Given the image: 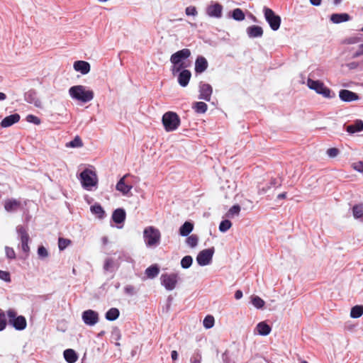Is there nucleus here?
Listing matches in <instances>:
<instances>
[{
    "instance_id": "63",
    "label": "nucleus",
    "mask_w": 363,
    "mask_h": 363,
    "mask_svg": "<svg viewBox=\"0 0 363 363\" xmlns=\"http://www.w3.org/2000/svg\"><path fill=\"white\" fill-rule=\"evenodd\" d=\"M171 357L173 361H176L178 359V353L176 350H172L171 352Z\"/></svg>"
},
{
    "instance_id": "13",
    "label": "nucleus",
    "mask_w": 363,
    "mask_h": 363,
    "mask_svg": "<svg viewBox=\"0 0 363 363\" xmlns=\"http://www.w3.org/2000/svg\"><path fill=\"white\" fill-rule=\"evenodd\" d=\"M199 99L210 101L213 93V87L211 84L200 82L199 84Z\"/></svg>"
},
{
    "instance_id": "26",
    "label": "nucleus",
    "mask_w": 363,
    "mask_h": 363,
    "mask_svg": "<svg viewBox=\"0 0 363 363\" xmlns=\"http://www.w3.org/2000/svg\"><path fill=\"white\" fill-rule=\"evenodd\" d=\"M63 356L67 363H75L78 359V354L73 349L65 350Z\"/></svg>"
},
{
    "instance_id": "61",
    "label": "nucleus",
    "mask_w": 363,
    "mask_h": 363,
    "mask_svg": "<svg viewBox=\"0 0 363 363\" xmlns=\"http://www.w3.org/2000/svg\"><path fill=\"white\" fill-rule=\"evenodd\" d=\"M359 38L357 37H352L348 39H347V43L348 44H354L357 43L359 41Z\"/></svg>"
},
{
    "instance_id": "35",
    "label": "nucleus",
    "mask_w": 363,
    "mask_h": 363,
    "mask_svg": "<svg viewBox=\"0 0 363 363\" xmlns=\"http://www.w3.org/2000/svg\"><path fill=\"white\" fill-rule=\"evenodd\" d=\"M363 314V306L357 305L351 308L350 316L352 318H358Z\"/></svg>"
},
{
    "instance_id": "3",
    "label": "nucleus",
    "mask_w": 363,
    "mask_h": 363,
    "mask_svg": "<svg viewBox=\"0 0 363 363\" xmlns=\"http://www.w3.org/2000/svg\"><path fill=\"white\" fill-rule=\"evenodd\" d=\"M79 180L82 187L86 190H91L98 184V177L96 172L90 169H85L79 174Z\"/></svg>"
},
{
    "instance_id": "38",
    "label": "nucleus",
    "mask_w": 363,
    "mask_h": 363,
    "mask_svg": "<svg viewBox=\"0 0 363 363\" xmlns=\"http://www.w3.org/2000/svg\"><path fill=\"white\" fill-rule=\"evenodd\" d=\"M352 214L355 218H360L363 216V204H356L352 207Z\"/></svg>"
},
{
    "instance_id": "47",
    "label": "nucleus",
    "mask_w": 363,
    "mask_h": 363,
    "mask_svg": "<svg viewBox=\"0 0 363 363\" xmlns=\"http://www.w3.org/2000/svg\"><path fill=\"white\" fill-rule=\"evenodd\" d=\"M203 324L206 329L211 328L214 325V318L212 315H207L205 317Z\"/></svg>"
},
{
    "instance_id": "54",
    "label": "nucleus",
    "mask_w": 363,
    "mask_h": 363,
    "mask_svg": "<svg viewBox=\"0 0 363 363\" xmlns=\"http://www.w3.org/2000/svg\"><path fill=\"white\" fill-rule=\"evenodd\" d=\"M113 260L111 258H107L105 259L104 264V269L105 271H111V268L113 266Z\"/></svg>"
},
{
    "instance_id": "39",
    "label": "nucleus",
    "mask_w": 363,
    "mask_h": 363,
    "mask_svg": "<svg viewBox=\"0 0 363 363\" xmlns=\"http://www.w3.org/2000/svg\"><path fill=\"white\" fill-rule=\"evenodd\" d=\"M241 208L238 204L233 205L227 212L226 216L228 218H233L240 214Z\"/></svg>"
},
{
    "instance_id": "34",
    "label": "nucleus",
    "mask_w": 363,
    "mask_h": 363,
    "mask_svg": "<svg viewBox=\"0 0 363 363\" xmlns=\"http://www.w3.org/2000/svg\"><path fill=\"white\" fill-rule=\"evenodd\" d=\"M16 233L20 240L30 239L28 233V228L26 226L19 225L16 227Z\"/></svg>"
},
{
    "instance_id": "25",
    "label": "nucleus",
    "mask_w": 363,
    "mask_h": 363,
    "mask_svg": "<svg viewBox=\"0 0 363 363\" xmlns=\"http://www.w3.org/2000/svg\"><path fill=\"white\" fill-rule=\"evenodd\" d=\"M125 177L126 175L120 179L116 186V190L121 192L124 195L128 194L132 189V186L128 185L125 183Z\"/></svg>"
},
{
    "instance_id": "7",
    "label": "nucleus",
    "mask_w": 363,
    "mask_h": 363,
    "mask_svg": "<svg viewBox=\"0 0 363 363\" xmlns=\"http://www.w3.org/2000/svg\"><path fill=\"white\" fill-rule=\"evenodd\" d=\"M264 16L266 21L269 23L272 30H277L281 25V17L276 14L275 12L267 7L263 8Z\"/></svg>"
},
{
    "instance_id": "31",
    "label": "nucleus",
    "mask_w": 363,
    "mask_h": 363,
    "mask_svg": "<svg viewBox=\"0 0 363 363\" xmlns=\"http://www.w3.org/2000/svg\"><path fill=\"white\" fill-rule=\"evenodd\" d=\"M160 273V267L157 264H152L145 269V274L149 279H154Z\"/></svg>"
},
{
    "instance_id": "21",
    "label": "nucleus",
    "mask_w": 363,
    "mask_h": 363,
    "mask_svg": "<svg viewBox=\"0 0 363 363\" xmlns=\"http://www.w3.org/2000/svg\"><path fill=\"white\" fill-rule=\"evenodd\" d=\"M246 32L250 38H260L263 35V29L259 26H250L247 28Z\"/></svg>"
},
{
    "instance_id": "1",
    "label": "nucleus",
    "mask_w": 363,
    "mask_h": 363,
    "mask_svg": "<svg viewBox=\"0 0 363 363\" xmlns=\"http://www.w3.org/2000/svg\"><path fill=\"white\" fill-rule=\"evenodd\" d=\"M69 94L72 99L82 103L91 101L94 96V93L91 89H87L85 86L75 85L69 89Z\"/></svg>"
},
{
    "instance_id": "36",
    "label": "nucleus",
    "mask_w": 363,
    "mask_h": 363,
    "mask_svg": "<svg viewBox=\"0 0 363 363\" xmlns=\"http://www.w3.org/2000/svg\"><path fill=\"white\" fill-rule=\"evenodd\" d=\"M231 17L238 21H240L245 19V15L242 9L237 8L232 11Z\"/></svg>"
},
{
    "instance_id": "46",
    "label": "nucleus",
    "mask_w": 363,
    "mask_h": 363,
    "mask_svg": "<svg viewBox=\"0 0 363 363\" xmlns=\"http://www.w3.org/2000/svg\"><path fill=\"white\" fill-rule=\"evenodd\" d=\"M232 225V223L229 220H223L220 223L219 230L222 233H225L228 230Z\"/></svg>"
},
{
    "instance_id": "32",
    "label": "nucleus",
    "mask_w": 363,
    "mask_h": 363,
    "mask_svg": "<svg viewBox=\"0 0 363 363\" xmlns=\"http://www.w3.org/2000/svg\"><path fill=\"white\" fill-rule=\"evenodd\" d=\"M120 315V311L116 308H111L106 311L105 313V318L107 320L114 321L116 320Z\"/></svg>"
},
{
    "instance_id": "10",
    "label": "nucleus",
    "mask_w": 363,
    "mask_h": 363,
    "mask_svg": "<svg viewBox=\"0 0 363 363\" xmlns=\"http://www.w3.org/2000/svg\"><path fill=\"white\" fill-rule=\"evenodd\" d=\"M191 56V51L188 48L180 50L170 57V62L172 65L186 64L185 60Z\"/></svg>"
},
{
    "instance_id": "27",
    "label": "nucleus",
    "mask_w": 363,
    "mask_h": 363,
    "mask_svg": "<svg viewBox=\"0 0 363 363\" xmlns=\"http://www.w3.org/2000/svg\"><path fill=\"white\" fill-rule=\"evenodd\" d=\"M363 130V121L362 120H357L354 123L349 125L346 128L347 132L353 134L360 132Z\"/></svg>"
},
{
    "instance_id": "37",
    "label": "nucleus",
    "mask_w": 363,
    "mask_h": 363,
    "mask_svg": "<svg viewBox=\"0 0 363 363\" xmlns=\"http://www.w3.org/2000/svg\"><path fill=\"white\" fill-rule=\"evenodd\" d=\"M66 146L67 147H81L83 146V142L81 139V138L79 135H77L74 137V138L67 143Z\"/></svg>"
},
{
    "instance_id": "18",
    "label": "nucleus",
    "mask_w": 363,
    "mask_h": 363,
    "mask_svg": "<svg viewBox=\"0 0 363 363\" xmlns=\"http://www.w3.org/2000/svg\"><path fill=\"white\" fill-rule=\"evenodd\" d=\"M208 63L203 56H198L195 61V72L196 74L203 73L208 68Z\"/></svg>"
},
{
    "instance_id": "15",
    "label": "nucleus",
    "mask_w": 363,
    "mask_h": 363,
    "mask_svg": "<svg viewBox=\"0 0 363 363\" xmlns=\"http://www.w3.org/2000/svg\"><path fill=\"white\" fill-rule=\"evenodd\" d=\"M339 97L342 101L345 102H352L357 101L359 99V96L357 93L348 89H341L339 91Z\"/></svg>"
},
{
    "instance_id": "17",
    "label": "nucleus",
    "mask_w": 363,
    "mask_h": 363,
    "mask_svg": "<svg viewBox=\"0 0 363 363\" xmlns=\"http://www.w3.org/2000/svg\"><path fill=\"white\" fill-rule=\"evenodd\" d=\"M73 67L75 71L80 72L82 74H86L90 72L91 66L88 62L83 60H77L74 62Z\"/></svg>"
},
{
    "instance_id": "14",
    "label": "nucleus",
    "mask_w": 363,
    "mask_h": 363,
    "mask_svg": "<svg viewBox=\"0 0 363 363\" xmlns=\"http://www.w3.org/2000/svg\"><path fill=\"white\" fill-rule=\"evenodd\" d=\"M24 100L29 104H33L35 107L40 108L42 103L38 98L37 92L34 89H30L24 94Z\"/></svg>"
},
{
    "instance_id": "55",
    "label": "nucleus",
    "mask_w": 363,
    "mask_h": 363,
    "mask_svg": "<svg viewBox=\"0 0 363 363\" xmlns=\"http://www.w3.org/2000/svg\"><path fill=\"white\" fill-rule=\"evenodd\" d=\"M124 291L126 294L130 296H133L137 293V291L135 290V287L132 285H127L124 288Z\"/></svg>"
},
{
    "instance_id": "29",
    "label": "nucleus",
    "mask_w": 363,
    "mask_h": 363,
    "mask_svg": "<svg viewBox=\"0 0 363 363\" xmlns=\"http://www.w3.org/2000/svg\"><path fill=\"white\" fill-rule=\"evenodd\" d=\"M257 330L259 335L266 336L271 333V327L265 322H260L257 325Z\"/></svg>"
},
{
    "instance_id": "64",
    "label": "nucleus",
    "mask_w": 363,
    "mask_h": 363,
    "mask_svg": "<svg viewBox=\"0 0 363 363\" xmlns=\"http://www.w3.org/2000/svg\"><path fill=\"white\" fill-rule=\"evenodd\" d=\"M322 0H310V3L315 6H318L321 4Z\"/></svg>"
},
{
    "instance_id": "56",
    "label": "nucleus",
    "mask_w": 363,
    "mask_h": 363,
    "mask_svg": "<svg viewBox=\"0 0 363 363\" xmlns=\"http://www.w3.org/2000/svg\"><path fill=\"white\" fill-rule=\"evenodd\" d=\"M185 13L187 16H195L197 15V10L195 6H188L185 9Z\"/></svg>"
},
{
    "instance_id": "51",
    "label": "nucleus",
    "mask_w": 363,
    "mask_h": 363,
    "mask_svg": "<svg viewBox=\"0 0 363 363\" xmlns=\"http://www.w3.org/2000/svg\"><path fill=\"white\" fill-rule=\"evenodd\" d=\"M26 121L28 123H31L35 125H39L40 123V119L32 114H29L26 116Z\"/></svg>"
},
{
    "instance_id": "9",
    "label": "nucleus",
    "mask_w": 363,
    "mask_h": 363,
    "mask_svg": "<svg viewBox=\"0 0 363 363\" xmlns=\"http://www.w3.org/2000/svg\"><path fill=\"white\" fill-rule=\"evenodd\" d=\"M215 252V248L213 247L205 249L199 252L196 257V262L200 266H206L209 264Z\"/></svg>"
},
{
    "instance_id": "33",
    "label": "nucleus",
    "mask_w": 363,
    "mask_h": 363,
    "mask_svg": "<svg viewBox=\"0 0 363 363\" xmlns=\"http://www.w3.org/2000/svg\"><path fill=\"white\" fill-rule=\"evenodd\" d=\"M192 108L196 113H204L208 109V105L203 101L194 102L192 104Z\"/></svg>"
},
{
    "instance_id": "5",
    "label": "nucleus",
    "mask_w": 363,
    "mask_h": 363,
    "mask_svg": "<svg viewBox=\"0 0 363 363\" xmlns=\"http://www.w3.org/2000/svg\"><path fill=\"white\" fill-rule=\"evenodd\" d=\"M143 238L147 247L157 246L160 242V231L154 226L146 227L143 230Z\"/></svg>"
},
{
    "instance_id": "59",
    "label": "nucleus",
    "mask_w": 363,
    "mask_h": 363,
    "mask_svg": "<svg viewBox=\"0 0 363 363\" xmlns=\"http://www.w3.org/2000/svg\"><path fill=\"white\" fill-rule=\"evenodd\" d=\"M222 359H223L224 363H236L235 360H233V359H232L231 358L229 357L228 353L227 351H225L222 354Z\"/></svg>"
},
{
    "instance_id": "20",
    "label": "nucleus",
    "mask_w": 363,
    "mask_h": 363,
    "mask_svg": "<svg viewBox=\"0 0 363 363\" xmlns=\"http://www.w3.org/2000/svg\"><path fill=\"white\" fill-rule=\"evenodd\" d=\"M21 117L18 113H13L6 116L0 123L1 128H8L18 123Z\"/></svg>"
},
{
    "instance_id": "6",
    "label": "nucleus",
    "mask_w": 363,
    "mask_h": 363,
    "mask_svg": "<svg viewBox=\"0 0 363 363\" xmlns=\"http://www.w3.org/2000/svg\"><path fill=\"white\" fill-rule=\"evenodd\" d=\"M162 121L165 130L167 132L177 130L181 123L179 116L172 111L166 112L162 116Z\"/></svg>"
},
{
    "instance_id": "42",
    "label": "nucleus",
    "mask_w": 363,
    "mask_h": 363,
    "mask_svg": "<svg viewBox=\"0 0 363 363\" xmlns=\"http://www.w3.org/2000/svg\"><path fill=\"white\" fill-rule=\"evenodd\" d=\"M20 240L21 243L18 245V247H21L22 251L26 254V257H28L30 252V247L28 246L30 239H23Z\"/></svg>"
},
{
    "instance_id": "16",
    "label": "nucleus",
    "mask_w": 363,
    "mask_h": 363,
    "mask_svg": "<svg viewBox=\"0 0 363 363\" xmlns=\"http://www.w3.org/2000/svg\"><path fill=\"white\" fill-rule=\"evenodd\" d=\"M223 6L219 3H214L206 9V13L210 17L219 18L222 16Z\"/></svg>"
},
{
    "instance_id": "62",
    "label": "nucleus",
    "mask_w": 363,
    "mask_h": 363,
    "mask_svg": "<svg viewBox=\"0 0 363 363\" xmlns=\"http://www.w3.org/2000/svg\"><path fill=\"white\" fill-rule=\"evenodd\" d=\"M242 297V291L241 290H237L235 293V299L238 300Z\"/></svg>"
},
{
    "instance_id": "23",
    "label": "nucleus",
    "mask_w": 363,
    "mask_h": 363,
    "mask_svg": "<svg viewBox=\"0 0 363 363\" xmlns=\"http://www.w3.org/2000/svg\"><path fill=\"white\" fill-rule=\"evenodd\" d=\"M21 207V202L14 199H7L4 203V208L7 212H15Z\"/></svg>"
},
{
    "instance_id": "49",
    "label": "nucleus",
    "mask_w": 363,
    "mask_h": 363,
    "mask_svg": "<svg viewBox=\"0 0 363 363\" xmlns=\"http://www.w3.org/2000/svg\"><path fill=\"white\" fill-rule=\"evenodd\" d=\"M188 67L187 64H178V65H173V67L172 68V72L173 74H175L177 72H180L182 69H186V67Z\"/></svg>"
},
{
    "instance_id": "57",
    "label": "nucleus",
    "mask_w": 363,
    "mask_h": 363,
    "mask_svg": "<svg viewBox=\"0 0 363 363\" xmlns=\"http://www.w3.org/2000/svg\"><path fill=\"white\" fill-rule=\"evenodd\" d=\"M201 355L199 352H195L191 357V363H201Z\"/></svg>"
},
{
    "instance_id": "24",
    "label": "nucleus",
    "mask_w": 363,
    "mask_h": 363,
    "mask_svg": "<svg viewBox=\"0 0 363 363\" xmlns=\"http://www.w3.org/2000/svg\"><path fill=\"white\" fill-rule=\"evenodd\" d=\"M351 19L350 16L347 13H333L330 16V21L333 23H340L348 21Z\"/></svg>"
},
{
    "instance_id": "12",
    "label": "nucleus",
    "mask_w": 363,
    "mask_h": 363,
    "mask_svg": "<svg viewBox=\"0 0 363 363\" xmlns=\"http://www.w3.org/2000/svg\"><path fill=\"white\" fill-rule=\"evenodd\" d=\"M281 186V182L276 178H272L266 183H259L257 185V192L259 195H264L268 193L272 188H278Z\"/></svg>"
},
{
    "instance_id": "8",
    "label": "nucleus",
    "mask_w": 363,
    "mask_h": 363,
    "mask_svg": "<svg viewBox=\"0 0 363 363\" xmlns=\"http://www.w3.org/2000/svg\"><path fill=\"white\" fill-rule=\"evenodd\" d=\"M179 279L177 273L162 274L160 277L161 284L166 290L172 291L175 289Z\"/></svg>"
},
{
    "instance_id": "52",
    "label": "nucleus",
    "mask_w": 363,
    "mask_h": 363,
    "mask_svg": "<svg viewBox=\"0 0 363 363\" xmlns=\"http://www.w3.org/2000/svg\"><path fill=\"white\" fill-rule=\"evenodd\" d=\"M38 255L40 258H45L48 256V252L44 246L40 245L38 248Z\"/></svg>"
},
{
    "instance_id": "48",
    "label": "nucleus",
    "mask_w": 363,
    "mask_h": 363,
    "mask_svg": "<svg viewBox=\"0 0 363 363\" xmlns=\"http://www.w3.org/2000/svg\"><path fill=\"white\" fill-rule=\"evenodd\" d=\"M111 337L116 341H118L121 340V333L120 329L118 327L113 328L112 331H111Z\"/></svg>"
},
{
    "instance_id": "53",
    "label": "nucleus",
    "mask_w": 363,
    "mask_h": 363,
    "mask_svg": "<svg viewBox=\"0 0 363 363\" xmlns=\"http://www.w3.org/2000/svg\"><path fill=\"white\" fill-rule=\"evenodd\" d=\"M0 279L6 281V282H11V276L10 273L6 271H2L0 269Z\"/></svg>"
},
{
    "instance_id": "60",
    "label": "nucleus",
    "mask_w": 363,
    "mask_h": 363,
    "mask_svg": "<svg viewBox=\"0 0 363 363\" xmlns=\"http://www.w3.org/2000/svg\"><path fill=\"white\" fill-rule=\"evenodd\" d=\"M363 55V44L359 45L358 50L353 54V57H358Z\"/></svg>"
},
{
    "instance_id": "58",
    "label": "nucleus",
    "mask_w": 363,
    "mask_h": 363,
    "mask_svg": "<svg viewBox=\"0 0 363 363\" xmlns=\"http://www.w3.org/2000/svg\"><path fill=\"white\" fill-rule=\"evenodd\" d=\"M327 154L330 157H335L339 154V150L335 147L328 149Z\"/></svg>"
},
{
    "instance_id": "45",
    "label": "nucleus",
    "mask_w": 363,
    "mask_h": 363,
    "mask_svg": "<svg viewBox=\"0 0 363 363\" xmlns=\"http://www.w3.org/2000/svg\"><path fill=\"white\" fill-rule=\"evenodd\" d=\"M71 244V240L64 238H59L58 239V248L60 251L64 250L66 247Z\"/></svg>"
},
{
    "instance_id": "22",
    "label": "nucleus",
    "mask_w": 363,
    "mask_h": 363,
    "mask_svg": "<svg viewBox=\"0 0 363 363\" xmlns=\"http://www.w3.org/2000/svg\"><path fill=\"white\" fill-rule=\"evenodd\" d=\"M126 218V213L123 208H117L113 211L111 218L117 224L123 223Z\"/></svg>"
},
{
    "instance_id": "11",
    "label": "nucleus",
    "mask_w": 363,
    "mask_h": 363,
    "mask_svg": "<svg viewBox=\"0 0 363 363\" xmlns=\"http://www.w3.org/2000/svg\"><path fill=\"white\" fill-rule=\"evenodd\" d=\"M82 319L85 325L93 326L99 322V316L98 312L88 309L82 312Z\"/></svg>"
},
{
    "instance_id": "43",
    "label": "nucleus",
    "mask_w": 363,
    "mask_h": 363,
    "mask_svg": "<svg viewBox=\"0 0 363 363\" xmlns=\"http://www.w3.org/2000/svg\"><path fill=\"white\" fill-rule=\"evenodd\" d=\"M251 302L252 305L258 309L262 308L264 306V300L257 296H252Z\"/></svg>"
},
{
    "instance_id": "41",
    "label": "nucleus",
    "mask_w": 363,
    "mask_h": 363,
    "mask_svg": "<svg viewBox=\"0 0 363 363\" xmlns=\"http://www.w3.org/2000/svg\"><path fill=\"white\" fill-rule=\"evenodd\" d=\"M199 242V238L196 235H191L189 236L186 240V243L191 247V248H194L197 246Z\"/></svg>"
},
{
    "instance_id": "19",
    "label": "nucleus",
    "mask_w": 363,
    "mask_h": 363,
    "mask_svg": "<svg viewBox=\"0 0 363 363\" xmlns=\"http://www.w3.org/2000/svg\"><path fill=\"white\" fill-rule=\"evenodd\" d=\"M191 73L188 69H182L178 74L177 81L182 87H186L191 79Z\"/></svg>"
},
{
    "instance_id": "2",
    "label": "nucleus",
    "mask_w": 363,
    "mask_h": 363,
    "mask_svg": "<svg viewBox=\"0 0 363 363\" xmlns=\"http://www.w3.org/2000/svg\"><path fill=\"white\" fill-rule=\"evenodd\" d=\"M6 315L8 317V323L15 330L21 331L26 328L27 321L26 318L21 315H18L14 309H9L6 311Z\"/></svg>"
},
{
    "instance_id": "50",
    "label": "nucleus",
    "mask_w": 363,
    "mask_h": 363,
    "mask_svg": "<svg viewBox=\"0 0 363 363\" xmlns=\"http://www.w3.org/2000/svg\"><path fill=\"white\" fill-rule=\"evenodd\" d=\"M5 252L6 257L10 259H16V253L12 247L6 246L5 247Z\"/></svg>"
},
{
    "instance_id": "44",
    "label": "nucleus",
    "mask_w": 363,
    "mask_h": 363,
    "mask_svg": "<svg viewBox=\"0 0 363 363\" xmlns=\"http://www.w3.org/2000/svg\"><path fill=\"white\" fill-rule=\"evenodd\" d=\"M6 316V313L0 309V332L3 331L6 328L8 324Z\"/></svg>"
},
{
    "instance_id": "30",
    "label": "nucleus",
    "mask_w": 363,
    "mask_h": 363,
    "mask_svg": "<svg viewBox=\"0 0 363 363\" xmlns=\"http://www.w3.org/2000/svg\"><path fill=\"white\" fill-rule=\"evenodd\" d=\"M91 212L99 218L102 219L106 216V213L101 204L96 203L90 207Z\"/></svg>"
},
{
    "instance_id": "28",
    "label": "nucleus",
    "mask_w": 363,
    "mask_h": 363,
    "mask_svg": "<svg viewBox=\"0 0 363 363\" xmlns=\"http://www.w3.org/2000/svg\"><path fill=\"white\" fill-rule=\"evenodd\" d=\"M194 230V224L191 222L186 221L179 228V235L182 237L188 236Z\"/></svg>"
},
{
    "instance_id": "40",
    "label": "nucleus",
    "mask_w": 363,
    "mask_h": 363,
    "mask_svg": "<svg viewBox=\"0 0 363 363\" xmlns=\"http://www.w3.org/2000/svg\"><path fill=\"white\" fill-rule=\"evenodd\" d=\"M193 263V258L190 255L184 256L181 260V266L183 269H189Z\"/></svg>"
},
{
    "instance_id": "4",
    "label": "nucleus",
    "mask_w": 363,
    "mask_h": 363,
    "mask_svg": "<svg viewBox=\"0 0 363 363\" xmlns=\"http://www.w3.org/2000/svg\"><path fill=\"white\" fill-rule=\"evenodd\" d=\"M307 86L309 89L314 90L317 94L322 95L325 98L333 99L335 96V94L320 80H313L308 78Z\"/></svg>"
}]
</instances>
